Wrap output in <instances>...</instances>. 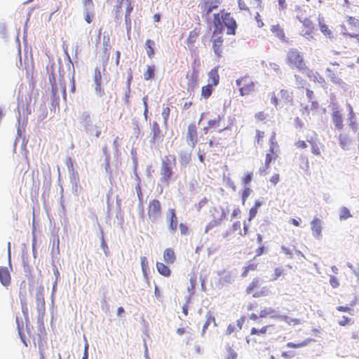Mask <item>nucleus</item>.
<instances>
[{
  "instance_id": "obj_1",
  "label": "nucleus",
  "mask_w": 359,
  "mask_h": 359,
  "mask_svg": "<svg viewBox=\"0 0 359 359\" xmlns=\"http://www.w3.org/2000/svg\"><path fill=\"white\" fill-rule=\"evenodd\" d=\"M79 123L88 135H94L97 138L100 136L102 123L101 122L93 123L89 111H85L82 112L79 116Z\"/></svg>"
},
{
  "instance_id": "obj_2",
  "label": "nucleus",
  "mask_w": 359,
  "mask_h": 359,
  "mask_svg": "<svg viewBox=\"0 0 359 359\" xmlns=\"http://www.w3.org/2000/svg\"><path fill=\"white\" fill-rule=\"evenodd\" d=\"M175 165V157L165 156L162 158V163L161 166V179L160 181L165 184L167 186L169 184L170 178L173 174L172 168Z\"/></svg>"
},
{
  "instance_id": "obj_3",
  "label": "nucleus",
  "mask_w": 359,
  "mask_h": 359,
  "mask_svg": "<svg viewBox=\"0 0 359 359\" xmlns=\"http://www.w3.org/2000/svg\"><path fill=\"white\" fill-rule=\"evenodd\" d=\"M287 60L290 65H293L299 71L304 72L306 69L304 61L303 54L296 48H290L287 53Z\"/></svg>"
},
{
  "instance_id": "obj_4",
  "label": "nucleus",
  "mask_w": 359,
  "mask_h": 359,
  "mask_svg": "<svg viewBox=\"0 0 359 359\" xmlns=\"http://www.w3.org/2000/svg\"><path fill=\"white\" fill-rule=\"evenodd\" d=\"M148 216L151 222H157L161 216V205L158 200L153 199L148 205Z\"/></svg>"
},
{
  "instance_id": "obj_5",
  "label": "nucleus",
  "mask_w": 359,
  "mask_h": 359,
  "mask_svg": "<svg viewBox=\"0 0 359 359\" xmlns=\"http://www.w3.org/2000/svg\"><path fill=\"white\" fill-rule=\"evenodd\" d=\"M36 310L38 312V321L43 322L45 312H46V306H45V300L43 292L41 290H37L36 292Z\"/></svg>"
},
{
  "instance_id": "obj_6",
  "label": "nucleus",
  "mask_w": 359,
  "mask_h": 359,
  "mask_svg": "<svg viewBox=\"0 0 359 359\" xmlns=\"http://www.w3.org/2000/svg\"><path fill=\"white\" fill-rule=\"evenodd\" d=\"M226 213L225 210L222 207H219V208H215L214 212L212 213L214 219L207 225L205 231V233L213 227L219 225L221 221L226 217Z\"/></svg>"
},
{
  "instance_id": "obj_7",
  "label": "nucleus",
  "mask_w": 359,
  "mask_h": 359,
  "mask_svg": "<svg viewBox=\"0 0 359 359\" xmlns=\"http://www.w3.org/2000/svg\"><path fill=\"white\" fill-rule=\"evenodd\" d=\"M186 140L187 144L191 146V148L195 147L198 142L197 128L195 124H190L188 126Z\"/></svg>"
},
{
  "instance_id": "obj_8",
  "label": "nucleus",
  "mask_w": 359,
  "mask_h": 359,
  "mask_svg": "<svg viewBox=\"0 0 359 359\" xmlns=\"http://www.w3.org/2000/svg\"><path fill=\"white\" fill-rule=\"evenodd\" d=\"M323 221L317 217H315L311 222V229L313 232V236L317 240L322 238V229Z\"/></svg>"
},
{
  "instance_id": "obj_9",
  "label": "nucleus",
  "mask_w": 359,
  "mask_h": 359,
  "mask_svg": "<svg viewBox=\"0 0 359 359\" xmlns=\"http://www.w3.org/2000/svg\"><path fill=\"white\" fill-rule=\"evenodd\" d=\"M222 20L225 25L227 27V34H234L236 27V21L231 17L229 13H226L222 16Z\"/></svg>"
},
{
  "instance_id": "obj_10",
  "label": "nucleus",
  "mask_w": 359,
  "mask_h": 359,
  "mask_svg": "<svg viewBox=\"0 0 359 359\" xmlns=\"http://www.w3.org/2000/svg\"><path fill=\"white\" fill-rule=\"evenodd\" d=\"M167 219L170 222L168 229L172 231H175L177 229L178 224V221L177 216L175 215V209L171 208L168 210Z\"/></svg>"
},
{
  "instance_id": "obj_11",
  "label": "nucleus",
  "mask_w": 359,
  "mask_h": 359,
  "mask_svg": "<svg viewBox=\"0 0 359 359\" xmlns=\"http://www.w3.org/2000/svg\"><path fill=\"white\" fill-rule=\"evenodd\" d=\"M191 160V152L187 150H182L179 153V162L182 168H185Z\"/></svg>"
},
{
  "instance_id": "obj_12",
  "label": "nucleus",
  "mask_w": 359,
  "mask_h": 359,
  "mask_svg": "<svg viewBox=\"0 0 359 359\" xmlns=\"http://www.w3.org/2000/svg\"><path fill=\"white\" fill-rule=\"evenodd\" d=\"M254 91L255 84L250 79H248L247 81L244 83V85L239 88L240 94L242 96L248 95Z\"/></svg>"
},
{
  "instance_id": "obj_13",
  "label": "nucleus",
  "mask_w": 359,
  "mask_h": 359,
  "mask_svg": "<svg viewBox=\"0 0 359 359\" xmlns=\"http://www.w3.org/2000/svg\"><path fill=\"white\" fill-rule=\"evenodd\" d=\"M219 66L215 67L213 68L209 73H208V84H210L212 86H217L219 83V75L218 73L219 71Z\"/></svg>"
},
{
  "instance_id": "obj_14",
  "label": "nucleus",
  "mask_w": 359,
  "mask_h": 359,
  "mask_svg": "<svg viewBox=\"0 0 359 359\" xmlns=\"http://www.w3.org/2000/svg\"><path fill=\"white\" fill-rule=\"evenodd\" d=\"M0 282L4 286H8L11 283L10 273L6 267L0 266Z\"/></svg>"
},
{
  "instance_id": "obj_15",
  "label": "nucleus",
  "mask_w": 359,
  "mask_h": 359,
  "mask_svg": "<svg viewBox=\"0 0 359 359\" xmlns=\"http://www.w3.org/2000/svg\"><path fill=\"white\" fill-rule=\"evenodd\" d=\"M235 277L229 271H224L219 279V283L222 286L228 285L234 282Z\"/></svg>"
},
{
  "instance_id": "obj_16",
  "label": "nucleus",
  "mask_w": 359,
  "mask_h": 359,
  "mask_svg": "<svg viewBox=\"0 0 359 359\" xmlns=\"http://www.w3.org/2000/svg\"><path fill=\"white\" fill-rule=\"evenodd\" d=\"M160 133L161 130L158 124L156 122H154L151 126V130L150 133V142L154 143L156 141L160 139Z\"/></svg>"
},
{
  "instance_id": "obj_17",
  "label": "nucleus",
  "mask_w": 359,
  "mask_h": 359,
  "mask_svg": "<svg viewBox=\"0 0 359 359\" xmlns=\"http://www.w3.org/2000/svg\"><path fill=\"white\" fill-rule=\"evenodd\" d=\"M332 118L333 123L334 124L335 127L339 130L342 129L343 118H342V115L340 113V111L338 110H334L332 113Z\"/></svg>"
},
{
  "instance_id": "obj_18",
  "label": "nucleus",
  "mask_w": 359,
  "mask_h": 359,
  "mask_svg": "<svg viewBox=\"0 0 359 359\" xmlns=\"http://www.w3.org/2000/svg\"><path fill=\"white\" fill-rule=\"evenodd\" d=\"M222 43H223V39H222L221 36H219V37L215 39L213 41V45H212L213 50H214V53H215V55H217L218 57H222Z\"/></svg>"
},
{
  "instance_id": "obj_19",
  "label": "nucleus",
  "mask_w": 359,
  "mask_h": 359,
  "mask_svg": "<svg viewBox=\"0 0 359 359\" xmlns=\"http://www.w3.org/2000/svg\"><path fill=\"white\" fill-rule=\"evenodd\" d=\"M219 1L215 0L212 1H207L203 6L202 8H203V11L206 12L207 14H209L212 12V11L215 8H217L219 6Z\"/></svg>"
},
{
  "instance_id": "obj_20",
  "label": "nucleus",
  "mask_w": 359,
  "mask_h": 359,
  "mask_svg": "<svg viewBox=\"0 0 359 359\" xmlns=\"http://www.w3.org/2000/svg\"><path fill=\"white\" fill-rule=\"evenodd\" d=\"M205 318H206V321L204 323L203 327L202 335L204 334L205 330L208 327V326L210 325V324L211 323H214L215 327H217V325L215 322V316L212 313L211 311H209L208 312H207V313L205 315Z\"/></svg>"
},
{
  "instance_id": "obj_21",
  "label": "nucleus",
  "mask_w": 359,
  "mask_h": 359,
  "mask_svg": "<svg viewBox=\"0 0 359 359\" xmlns=\"http://www.w3.org/2000/svg\"><path fill=\"white\" fill-rule=\"evenodd\" d=\"M339 144L344 150H348L351 144V140L346 135L341 134L339 137Z\"/></svg>"
},
{
  "instance_id": "obj_22",
  "label": "nucleus",
  "mask_w": 359,
  "mask_h": 359,
  "mask_svg": "<svg viewBox=\"0 0 359 359\" xmlns=\"http://www.w3.org/2000/svg\"><path fill=\"white\" fill-rule=\"evenodd\" d=\"M327 76L330 79V81L335 84H341L343 83L342 79H341L336 73H334L331 69H326Z\"/></svg>"
},
{
  "instance_id": "obj_23",
  "label": "nucleus",
  "mask_w": 359,
  "mask_h": 359,
  "mask_svg": "<svg viewBox=\"0 0 359 359\" xmlns=\"http://www.w3.org/2000/svg\"><path fill=\"white\" fill-rule=\"evenodd\" d=\"M306 97H307L309 101L311 102V108L309 109V107H306L305 110L309 111V110H312L313 109L317 107L318 103L314 100V98H315L314 93L308 88L306 89Z\"/></svg>"
},
{
  "instance_id": "obj_24",
  "label": "nucleus",
  "mask_w": 359,
  "mask_h": 359,
  "mask_svg": "<svg viewBox=\"0 0 359 359\" xmlns=\"http://www.w3.org/2000/svg\"><path fill=\"white\" fill-rule=\"evenodd\" d=\"M164 260L168 264L174 263L175 260V255L172 250L168 248L164 251L163 254Z\"/></svg>"
},
{
  "instance_id": "obj_25",
  "label": "nucleus",
  "mask_w": 359,
  "mask_h": 359,
  "mask_svg": "<svg viewBox=\"0 0 359 359\" xmlns=\"http://www.w3.org/2000/svg\"><path fill=\"white\" fill-rule=\"evenodd\" d=\"M271 31L276 35L280 40L283 41L285 39V33L283 29L278 25H272Z\"/></svg>"
},
{
  "instance_id": "obj_26",
  "label": "nucleus",
  "mask_w": 359,
  "mask_h": 359,
  "mask_svg": "<svg viewBox=\"0 0 359 359\" xmlns=\"http://www.w3.org/2000/svg\"><path fill=\"white\" fill-rule=\"evenodd\" d=\"M156 268L158 273L164 276H169L170 274V270L169 267L163 263L157 262Z\"/></svg>"
},
{
  "instance_id": "obj_27",
  "label": "nucleus",
  "mask_w": 359,
  "mask_h": 359,
  "mask_svg": "<svg viewBox=\"0 0 359 359\" xmlns=\"http://www.w3.org/2000/svg\"><path fill=\"white\" fill-rule=\"evenodd\" d=\"M277 151L278 150H274L272 153L270 152V149L269 150V152L266 155L265 160V166L266 168H269V165L272 161H276V158L278 157Z\"/></svg>"
},
{
  "instance_id": "obj_28",
  "label": "nucleus",
  "mask_w": 359,
  "mask_h": 359,
  "mask_svg": "<svg viewBox=\"0 0 359 359\" xmlns=\"http://www.w3.org/2000/svg\"><path fill=\"white\" fill-rule=\"evenodd\" d=\"M83 12H93L94 4L93 0H82Z\"/></svg>"
},
{
  "instance_id": "obj_29",
  "label": "nucleus",
  "mask_w": 359,
  "mask_h": 359,
  "mask_svg": "<svg viewBox=\"0 0 359 359\" xmlns=\"http://www.w3.org/2000/svg\"><path fill=\"white\" fill-rule=\"evenodd\" d=\"M351 217H352V215L350 213V211L347 208L341 207L340 208V213H339V219L340 220H345Z\"/></svg>"
},
{
  "instance_id": "obj_30",
  "label": "nucleus",
  "mask_w": 359,
  "mask_h": 359,
  "mask_svg": "<svg viewBox=\"0 0 359 359\" xmlns=\"http://www.w3.org/2000/svg\"><path fill=\"white\" fill-rule=\"evenodd\" d=\"M154 41L151 39H148L146 41V47L147 48V53L149 57H151L154 54Z\"/></svg>"
},
{
  "instance_id": "obj_31",
  "label": "nucleus",
  "mask_w": 359,
  "mask_h": 359,
  "mask_svg": "<svg viewBox=\"0 0 359 359\" xmlns=\"http://www.w3.org/2000/svg\"><path fill=\"white\" fill-rule=\"evenodd\" d=\"M276 311L273 309L272 308H265L264 309L260 311V317L261 318H266L267 316H270L271 318V316L276 315Z\"/></svg>"
},
{
  "instance_id": "obj_32",
  "label": "nucleus",
  "mask_w": 359,
  "mask_h": 359,
  "mask_svg": "<svg viewBox=\"0 0 359 359\" xmlns=\"http://www.w3.org/2000/svg\"><path fill=\"white\" fill-rule=\"evenodd\" d=\"M297 18L299 20V22H301L303 24V25L306 28L314 29L313 22L309 19H307V18L302 19V18L299 15H297Z\"/></svg>"
},
{
  "instance_id": "obj_33",
  "label": "nucleus",
  "mask_w": 359,
  "mask_h": 359,
  "mask_svg": "<svg viewBox=\"0 0 359 359\" xmlns=\"http://www.w3.org/2000/svg\"><path fill=\"white\" fill-rule=\"evenodd\" d=\"M212 86H212L210 84H208L207 86H203L202 88V90H201L202 96L204 97L205 98H208L212 94Z\"/></svg>"
},
{
  "instance_id": "obj_34",
  "label": "nucleus",
  "mask_w": 359,
  "mask_h": 359,
  "mask_svg": "<svg viewBox=\"0 0 359 359\" xmlns=\"http://www.w3.org/2000/svg\"><path fill=\"white\" fill-rule=\"evenodd\" d=\"M25 130V123L24 121H21L20 114H19V116L18 117V127H17V135L18 137H22V130Z\"/></svg>"
},
{
  "instance_id": "obj_35",
  "label": "nucleus",
  "mask_w": 359,
  "mask_h": 359,
  "mask_svg": "<svg viewBox=\"0 0 359 359\" xmlns=\"http://www.w3.org/2000/svg\"><path fill=\"white\" fill-rule=\"evenodd\" d=\"M141 266L144 277L147 276V271L149 270V263L146 257H141Z\"/></svg>"
},
{
  "instance_id": "obj_36",
  "label": "nucleus",
  "mask_w": 359,
  "mask_h": 359,
  "mask_svg": "<svg viewBox=\"0 0 359 359\" xmlns=\"http://www.w3.org/2000/svg\"><path fill=\"white\" fill-rule=\"evenodd\" d=\"M318 23H319V26H320V31L325 34V35H327V34H330V29H328V27L324 24V19L323 18H320L319 16L318 18Z\"/></svg>"
},
{
  "instance_id": "obj_37",
  "label": "nucleus",
  "mask_w": 359,
  "mask_h": 359,
  "mask_svg": "<svg viewBox=\"0 0 359 359\" xmlns=\"http://www.w3.org/2000/svg\"><path fill=\"white\" fill-rule=\"evenodd\" d=\"M276 138V133L273 132L271 137L270 138V152H273L274 150H278V145L276 142H275Z\"/></svg>"
},
{
  "instance_id": "obj_38",
  "label": "nucleus",
  "mask_w": 359,
  "mask_h": 359,
  "mask_svg": "<svg viewBox=\"0 0 359 359\" xmlns=\"http://www.w3.org/2000/svg\"><path fill=\"white\" fill-rule=\"evenodd\" d=\"M221 118L220 116L218 115L214 119H211L208 121V126L210 128H217L220 126Z\"/></svg>"
},
{
  "instance_id": "obj_39",
  "label": "nucleus",
  "mask_w": 359,
  "mask_h": 359,
  "mask_svg": "<svg viewBox=\"0 0 359 359\" xmlns=\"http://www.w3.org/2000/svg\"><path fill=\"white\" fill-rule=\"evenodd\" d=\"M154 76V67L147 66V70L144 74V79L145 80H149L152 79Z\"/></svg>"
},
{
  "instance_id": "obj_40",
  "label": "nucleus",
  "mask_w": 359,
  "mask_h": 359,
  "mask_svg": "<svg viewBox=\"0 0 359 359\" xmlns=\"http://www.w3.org/2000/svg\"><path fill=\"white\" fill-rule=\"evenodd\" d=\"M101 248L104 251V255L108 257L110 255V252L109 250V248L107 246V244L104 241L103 233L102 232V237H101Z\"/></svg>"
},
{
  "instance_id": "obj_41",
  "label": "nucleus",
  "mask_w": 359,
  "mask_h": 359,
  "mask_svg": "<svg viewBox=\"0 0 359 359\" xmlns=\"http://www.w3.org/2000/svg\"><path fill=\"white\" fill-rule=\"evenodd\" d=\"M309 143L311 146V152L316 156H320V151L318 144L316 142L311 141H309Z\"/></svg>"
},
{
  "instance_id": "obj_42",
  "label": "nucleus",
  "mask_w": 359,
  "mask_h": 359,
  "mask_svg": "<svg viewBox=\"0 0 359 359\" xmlns=\"http://www.w3.org/2000/svg\"><path fill=\"white\" fill-rule=\"evenodd\" d=\"M349 126L351 127L354 132H356L358 130V126L356 124V118L355 114L349 115Z\"/></svg>"
},
{
  "instance_id": "obj_43",
  "label": "nucleus",
  "mask_w": 359,
  "mask_h": 359,
  "mask_svg": "<svg viewBox=\"0 0 359 359\" xmlns=\"http://www.w3.org/2000/svg\"><path fill=\"white\" fill-rule=\"evenodd\" d=\"M94 83L95 84L102 83V75L99 68L95 69Z\"/></svg>"
},
{
  "instance_id": "obj_44",
  "label": "nucleus",
  "mask_w": 359,
  "mask_h": 359,
  "mask_svg": "<svg viewBox=\"0 0 359 359\" xmlns=\"http://www.w3.org/2000/svg\"><path fill=\"white\" fill-rule=\"evenodd\" d=\"M347 266L351 269L353 271V273H354V275L356 276L357 278V282L358 283H359V266L356 268H354L353 264L348 262L346 264Z\"/></svg>"
},
{
  "instance_id": "obj_45",
  "label": "nucleus",
  "mask_w": 359,
  "mask_h": 359,
  "mask_svg": "<svg viewBox=\"0 0 359 359\" xmlns=\"http://www.w3.org/2000/svg\"><path fill=\"white\" fill-rule=\"evenodd\" d=\"M252 192V189L250 187H245L242 193V201L243 204L245 203V201Z\"/></svg>"
},
{
  "instance_id": "obj_46",
  "label": "nucleus",
  "mask_w": 359,
  "mask_h": 359,
  "mask_svg": "<svg viewBox=\"0 0 359 359\" xmlns=\"http://www.w3.org/2000/svg\"><path fill=\"white\" fill-rule=\"evenodd\" d=\"M101 85H102V83H97V84H95V94L100 97L104 96V89L102 88Z\"/></svg>"
},
{
  "instance_id": "obj_47",
  "label": "nucleus",
  "mask_w": 359,
  "mask_h": 359,
  "mask_svg": "<svg viewBox=\"0 0 359 359\" xmlns=\"http://www.w3.org/2000/svg\"><path fill=\"white\" fill-rule=\"evenodd\" d=\"M283 273V269L281 267H277L274 269V273L271 280H277Z\"/></svg>"
},
{
  "instance_id": "obj_48",
  "label": "nucleus",
  "mask_w": 359,
  "mask_h": 359,
  "mask_svg": "<svg viewBox=\"0 0 359 359\" xmlns=\"http://www.w3.org/2000/svg\"><path fill=\"white\" fill-rule=\"evenodd\" d=\"M259 285V280L257 278H255L252 282L249 285V286L247 287L246 292L247 293L250 294L251 292V290H252L254 288L257 287Z\"/></svg>"
},
{
  "instance_id": "obj_49",
  "label": "nucleus",
  "mask_w": 359,
  "mask_h": 359,
  "mask_svg": "<svg viewBox=\"0 0 359 359\" xmlns=\"http://www.w3.org/2000/svg\"><path fill=\"white\" fill-rule=\"evenodd\" d=\"M66 165L67 166V168L69 171V173H70V176H72V173L74 172V165H73V162L71 159L70 157H68L66 159Z\"/></svg>"
},
{
  "instance_id": "obj_50",
  "label": "nucleus",
  "mask_w": 359,
  "mask_h": 359,
  "mask_svg": "<svg viewBox=\"0 0 359 359\" xmlns=\"http://www.w3.org/2000/svg\"><path fill=\"white\" fill-rule=\"evenodd\" d=\"M83 339L85 341V346H84V351H83V355L82 359H88L89 344H88V342L87 339L85 335L83 336Z\"/></svg>"
},
{
  "instance_id": "obj_51",
  "label": "nucleus",
  "mask_w": 359,
  "mask_h": 359,
  "mask_svg": "<svg viewBox=\"0 0 359 359\" xmlns=\"http://www.w3.org/2000/svg\"><path fill=\"white\" fill-rule=\"evenodd\" d=\"M330 283L333 288H337L339 285L338 279L334 276H330Z\"/></svg>"
},
{
  "instance_id": "obj_52",
  "label": "nucleus",
  "mask_w": 359,
  "mask_h": 359,
  "mask_svg": "<svg viewBox=\"0 0 359 359\" xmlns=\"http://www.w3.org/2000/svg\"><path fill=\"white\" fill-rule=\"evenodd\" d=\"M85 20L88 23H90L93 21L94 18V11L93 12H83Z\"/></svg>"
},
{
  "instance_id": "obj_53",
  "label": "nucleus",
  "mask_w": 359,
  "mask_h": 359,
  "mask_svg": "<svg viewBox=\"0 0 359 359\" xmlns=\"http://www.w3.org/2000/svg\"><path fill=\"white\" fill-rule=\"evenodd\" d=\"M170 108L169 107H164L163 109V111H162V116L163 118V120H164V123H167V121L168 119V117H169V115H170Z\"/></svg>"
},
{
  "instance_id": "obj_54",
  "label": "nucleus",
  "mask_w": 359,
  "mask_h": 359,
  "mask_svg": "<svg viewBox=\"0 0 359 359\" xmlns=\"http://www.w3.org/2000/svg\"><path fill=\"white\" fill-rule=\"evenodd\" d=\"M306 344H307V343L306 341H304L302 343H299V344L288 342L286 346H287V347H289V348H300V347H303V346H306Z\"/></svg>"
},
{
  "instance_id": "obj_55",
  "label": "nucleus",
  "mask_w": 359,
  "mask_h": 359,
  "mask_svg": "<svg viewBox=\"0 0 359 359\" xmlns=\"http://www.w3.org/2000/svg\"><path fill=\"white\" fill-rule=\"evenodd\" d=\"M253 173L250 172L245 175V177L243 180V184L246 185H249L250 182L252 181Z\"/></svg>"
},
{
  "instance_id": "obj_56",
  "label": "nucleus",
  "mask_w": 359,
  "mask_h": 359,
  "mask_svg": "<svg viewBox=\"0 0 359 359\" xmlns=\"http://www.w3.org/2000/svg\"><path fill=\"white\" fill-rule=\"evenodd\" d=\"M70 177H71V181L72 183V190H73V191L76 192L77 191V182L76 180L75 173L73 172L72 176H70Z\"/></svg>"
},
{
  "instance_id": "obj_57",
  "label": "nucleus",
  "mask_w": 359,
  "mask_h": 359,
  "mask_svg": "<svg viewBox=\"0 0 359 359\" xmlns=\"http://www.w3.org/2000/svg\"><path fill=\"white\" fill-rule=\"evenodd\" d=\"M130 94V88H129V87H128V88H127V89L125 92V94H124V97L123 98L125 103L127 105H129V104H130V101H129Z\"/></svg>"
},
{
  "instance_id": "obj_58",
  "label": "nucleus",
  "mask_w": 359,
  "mask_h": 359,
  "mask_svg": "<svg viewBox=\"0 0 359 359\" xmlns=\"http://www.w3.org/2000/svg\"><path fill=\"white\" fill-rule=\"evenodd\" d=\"M348 22L350 25L358 27H359V20L354 17H349L348 19Z\"/></svg>"
},
{
  "instance_id": "obj_59",
  "label": "nucleus",
  "mask_w": 359,
  "mask_h": 359,
  "mask_svg": "<svg viewBox=\"0 0 359 359\" xmlns=\"http://www.w3.org/2000/svg\"><path fill=\"white\" fill-rule=\"evenodd\" d=\"M337 309L339 311L348 312L350 314H353V310L348 306H339Z\"/></svg>"
},
{
  "instance_id": "obj_60",
  "label": "nucleus",
  "mask_w": 359,
  "mask_h": 359,
  "mask_svg": "<svg viewBox=\"0 0 359 359\" xmlns=\"http://www.w3.org/2000/svg\"><path fill=\"white\" fill-rule=\"evenodd\" d=\"M257 209L255 208H251L249 211V218L248 220L251 221L257 215Z\"/></svg>"
},
{
  "instance_id": "obj_61",
  "label": "nucleus",
  "mask_w": 359,
  "mask_h": 359,
  "mask_svg": "<svg viewBox=\"0 0 359 359\" xmlns=\"http://www.w3.org/2000/svg\"><path fill=\"white\" fill-rule=\"evenodd\" d=\"M228 353L229 355L227 359H236L237 353L231 347L229 348Z\"/></svg>"
},
{
  "instance_id": "obj_62",
  "label": "nucleus",
  "mask_w": 359,
  "mask_h": 359,
  "mask_svg": "<svg viewBox=\"0 0 359 359\" xmlns=\"http://www.w3.org/2000/svg\"><path fill=\"white\" fill-rule=\"evenodd\" d=\"M126 2L128 4V6L126 8V15H130L131 12L133 10V6L131 4V1L130 0H126Z\"/></svg>"
},
{
  "instance_id": "obj_63",
  "label": "nucleus",
  "mask_w": 359,
  "mask_h": 359,
  "mask_svg": "<svg viewBox=\"0 0 359 359\" xmlns=\"http://www.w3.org/2000/svg\"><path fill=\"white\" fill-rule=\"evenodd\" d=\"M313 29H307L305 32L302 31V35L305 38L309 39L312 38L311 34L313 32Z\"/></svg>"
},
{
  "instance_id": "obj_64",
  "label": "nucleus",
  "mask_w": 359,
  "mask_h": 359,
  "mask_svg": "<svg viewBox=\"0 0 359 359\" xmlns=\"http://www.w3.org/2000/svg\"><path fill=\"white\" fill-rule=\"evenodd\" d=\"M197 37V33L195 31H192L190 32L189 36L188 38L189 43H194L195 41L196 38Z\"/></svg>"
}]
</instances>
